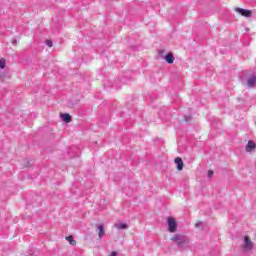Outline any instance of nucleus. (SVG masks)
I'll return each mask as SVG.
<instances>
[{
    "instance_id": "nucleus-11",
    "label": "nucleus",
    "mask_w": 256,
    "mask_h": 256,
    "mask_svg": "<svg viewBox=\"0 0 256 256\" xmlns=\"http://www.w3.org/2000/svg\"><path fill=\"white\" fill-rule=\"evenodd\" d=\"M116 229H118L119 231L123 230V229H129V225L123 223V222H120V223H117L115 225Z\"/></svg>"
},
{
    "instance_id": "nucleus-16",
    "label": "nucleus",
    "mask_w": 256,
    "mask_h": 256,
    "mask_svg": "<svg viewBox=\"0 0 256 256\" xmlns=\"http://www.w3.org/2000/svg\"><path fill=\"white\" fill-rule=\"evenodd\" d=\"M208 177L211 179L213 177V170H208Z\"/></svg>"
},
{
    "instance_id": "nucleus-4",
    "label": "nucleus",
    "mask_w": 256,
    "mask_h": 256,
    "mask_svg": "<svg viewBox=\"0 0 256 256\" xmlns=\"http://www.w3.org/2000/svg\"><path fill=\"white\" fill-rule=\"evenodd\" d=\"M243 249L245 251H251V249H253V242L247 236H245V238H244Z\"/></svg>"
},
{
    "instance_id": "nucleus-5",
    "label": "nucleus",
    "mask_w": 256,
    "mask_h": 256,
    "mask_svg": "<svg viewBox=\"0 0 256 256\" xmlns=\"http://www.w3.org/2000/svg\"><path fill=\"white\" fill-rule=\"evenodd\" d=\"M254 149H256L255 142L253 140H249L246 145V152L251 153L252 151H254Z\"/></svg>"
},
{
    "instance_id": "nucleus-9",
    "label": "nucleus",
    "mask_w": 256,
    "mask_h": 256,
    "mask_svg": "<svg viewBox=\"0 0 256 256\" xmlns=\"http://www.w3.org/2000/svg\"><path fill=\"white\" fill-rule=\"evenodd\" d=\"M165 61L170 65L173 64V62L175 61V57L173 56V53H168L165 57Z\"/></svg>"
},
{
    "instance_id": "nucleus-3",
    "label": "nucleus",
    "mask_w": 256,
    "mask_h": 256,
    "mask_svg": "<svg viewBox=\"0 0 256 256\" xmlns=\"http://www.w3.org/2000/svg\"><path fill=\"white\" fill-rule=\"evenodd\" d=\"M234 11H236V13H239V15H241L242 17L249 18L251 17V15H253V12L251 10H247L239 7L234 8Z\"/></svg>"
},
{
    "instance_id": "nucleus-12",
    "label": "nucleus",
    "mask_w": 256,
    "mask_h": 256,
    "mask_svg": "<svg viewBox=\"0 0 256 256\" xmlns=\"http://www.w3.org/2000/svg\"><path fill=\"white\" fill-rule=\"evenodd\" d=\"M66 241L70 243V245H77V242L75 239H73V236L66 237Z\"/></svg>"
},
{
    "instance_id": "nucleus-15",
    "label": "nucleus",
    "mask_w": 256,
    "mask_h": 256,
    "mask_svg": "<svg viewBox=\"0 0 256 256\" xmlns=\"http://www.w3.org/2000/svg\"><path fill=\"white\" fill-rule=\"evenodd\" d=\"M46 45H47L48 47H53V41H51V40H46Z\"/></svg>"
},
{
    "instance_id": "nucleus-8",
    "label": "nucleus",
    "mask_w": 256,
    "mask_h": 256,
    "mask_svg": "<svg viewBox=\"0 0 256 256\" xmlns=\"http://www.w3.org/2000/svg\"><path fill=\"white\" fill-rule=\"evenodd\" d=\"M97 229L99 230V232H98L99 239H103V235H105V228H104L103 224L98 225Z\"/></svg>"
},
{
    "instance_id": "nucleus-6",
    "label": "nucleus",
    "mask_w": 256,
    "mask_h": 256,
    "mask_svg": "<svg viewBox=\"0 0 256 256\" xmlns=\"http://www.w3.org/2000/svg\"><path fill=\"white\" fill-rule=\"evenodd\" d=\"M174 161L178 171H183V167L185 166V164L183 163V159H181V157H177Z\"/></svg>"
},
{
    "instance_id": "nucleus-2",
    "label": "nucleus",
    "mask_w": 256,
    "mask_h": 256,
    "mask_svg": "<svg viewBox=\"0 0 256 256\" xmlns=\"http://www.w3.org/2000/svg\"><path fill=\"white\" fill-rule=\"evenodd\" d=\"M168 223V231L169 233H176L177 232V221L173 217L167 218Z\"/></svg>"
},
{
    "instance_id": "nucleus-17",
    "label": "nucleus",
    "mask_w": 256,
    "mask_h": 256,
    "mask_svg": "<svg viewBox=\"0 0 256 256\" xmlns=\"http://www.w3.org/2000/svg\"><path fill=\"white\" fill-rule=\"evenodd\" d=\"M12 44H13V45H17V40H13V41H12Z\"/></svg>"
},
{
    "instance_id": "nucleus-10",
    "label": "nucleus",
    "mask_w": 256,
    "mask_h": 256,
    "mask_svg": "<svg viewBox=\"0 0 256 256\" xmlns=\"http://www.w3.org/2000/svg\"><path fill=\"white\" fill-rule=\"evenodd\" d=\"M60 117L64 121V123H71V115L65 113L61 114Z\"/></svg>"
},
{
    "instance_id": "nucleus-7",
    "label": "nucleus",
    "mask_w": 256,
    "mask_h": 256,
    "mask_svg": "<svg viewBox=\"0 0 256 256\" xmlns=\"http://www.w3.org/2000/svg\"><path fill=\"white\" fill-rule=\"evenodd\" d=\"M247 87L253 88L256 87V76H250L247 79Z\"/></svg>"
},
{
    "instance_id": "nucleus-13",
    "label": "nucleus",
    "mask_w": 256,
    "mask_h": 256,
    "mask_svg": "<svg viewBox=\"0 0 256 256\" xmlns=\"http://www.w3.org/2000/svg\"><path fill=\"white\" fill-rule=\"evenodd\" d=\"M195 227H197V229H205V223L203 222H197L195 224Z\"/></svg>"
},
{
    "instance_id": "nucleus-14",
    "label": "nucleus",
    "mask_w": 256,
    "mask_h": 256,
    "mask_svg": "<svg viewBox=\"0 0 256 256\" xmlns=\"http://www.w3.org/2000/svg\"><path fill=\"white\" fill-rule=\"evenodd\" d=\"M5 65H6L5 59L4 58L0 59V69H5Z\"/></svg>"
},
{
    "instance_id": "nucleus-1",
    "label": "nucleus",
    "mask_w": 256,
    "mask_h": 256,
    "mask_svg": "<svg viewBox=\"0 0 256 256\" xmlns=\"http://www.w3.org/2000/svg\"><path fill=\"white\" fill-rule=\"evenodd\" d=\"M172 241H174L178 247H186V245H189L190 243L189 238L183 234L174 235Z\"/></svg>"
}]
</instances>
